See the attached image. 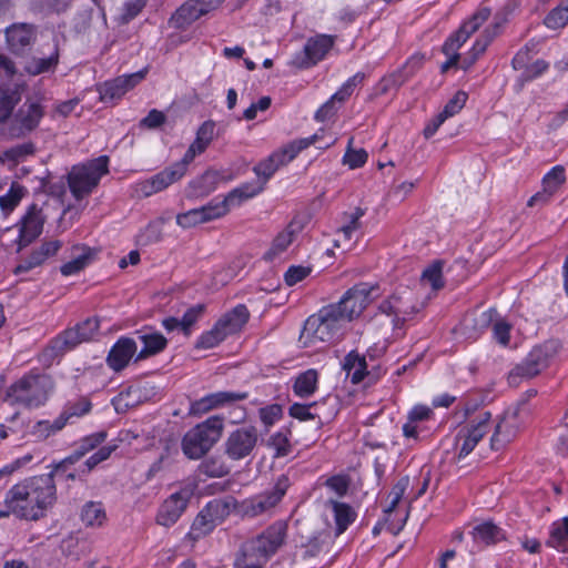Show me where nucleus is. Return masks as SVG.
<instances>
[{
  "mask_svg": "<svg viewBox=\"0 0 568 568\" xmlns=\"http://www.w3.org/2000/svg\"><path fill=\"white\" fill-rule=\"evenodd\" d=\"M356 519L355 510L346 503L336 499H329L325 504L324 520L326 528L315 529V525H304L301 530L303 539L302 547L305 556L314 557L320 554L332 540V537H338Z\"/></svg>",
  "mask_w": 568,
  "mask_h": 568,
  "instance_id": "obj_1",
  "label": "nucleus"
},
{
  "mask_svg": "<svg viewBox=\"0 0 568 568\" xmlns=\"http://www.w3.org/2000/svg\"><path fill=\"white\" fill-rule=\"evenodd\" d=\"M54 389V382L49 374L32 369L13 382L6 392V400L23 408L43 406Z\"/></svg>",
  "mask_w": 568,
  "mask_h": 568,
  "instance_id": "obj_2",
  "label": "nucleus"
},
{
  "mask_svg": "<svg viewBox=\"0 0 568 568\" xmlns=\"http://www.w3.org/2000/svg\"><path fill=\"white\" fill-rule=\"evenodd\" d=\"M223 422L221 416H211L187 430L181 443L183 454L190 459L203 457L221 438Z\"/></svg>",
  "mask_w": 568,
  "mask_h": 568,
  "instance_id": "obj_3",
  "label": "nucleus"
},
{
  "mask_svg": "<svg viewBox=\"0 0 568 568\" xmlns=\"http://www.w3.org/2000/svg\"><path fill=\"white\" fill-rule=\"evenodd\" d=\"M337 310L338 307L333 304L322 307L317 314L306 320L303 332L314 341L334 342L342 335V331L347 323Z\"/></svg>",
  "mask_w": 568,
  "mask_h": 568,
  "instance_id": "obj_4",
  "label": "nucleus"
},
{
  "mask_svg": "<svg viewBox=\"0 0 568 568\" xmlns=\"http://www.w3.org/2000/svg\"><path fill=\"white\" fill-rule=\"evenodd\" d=\"M108 164V156L102 155L72 168L68 174V185L75 200H82L98 186L101 178L109 172Z\"/></svg>",
  "mask_w": 568,
  "mask_h": 568,
  "instance_id": "obj_5",
  "label": "nucleus"
},
{
  "mask_svg": "<svg viewBox=\"0 0 568 568\" xmlns=\"http://www.w3.org/2000/svg\"><path fill=\"white\" fill-rule=\"evenodd\" d=\"M231 514H234L233 499H210L194 519L189 537L196 540L210 534Z\"/></svg>",
  "mask_w": 568,
  "mask_h": 568,
  "instance_id": "obj_6",
  "label": "nucleus"
},
{
  "mask_svg": "<svg viewBox=\"0 0 568 568\" xmlns=\"http://www.w3.org/2000/svg\"><path fill=\"white\" fill-rule=\"evenodd\" d=\"M67 469H61L59 473L57 471V466L54 470L49 474H43L34 477H30L24 479L23 481L16 484L8 491L7 497H54L55 489V477H59L62 480L74 479V474L69 473L64 474Z\"/></svg>",
  "mask_w": 568,
  "mask_h": 568,
  "instance_id": "obj_7",
  "label": "nucleus"
},
{
  "mask_svg": "<svg viewBox=\"0 0 568 568\" xmlns=\"http://www.w3.org/2000/svg\"><path fill=\"white\" fill-rule=\"evenodd\" d=\"M510 13L511 10L509 7H504L494 14L493 21L484 29L468 51L467 55L463 59L460 64L462 69L468 70L487 50L494 39L503 32L505 26L509 21Z\"/></svg>",
  "mask_w": 568,
  "mask_h": 568,
  "instance_id": "obj_8",
  "label": "nucleus"
},
{
  "mask_svg": "<svg viewBox=\"0 0 568 568\" xmlns=\"http://www.w3.org/2000/svg\"><path fill=\"white\" fill-rule=\"evenodd\" d=\"M100 327L97 317H89L61 332L51 341L54 353H65L93 338Z\"/></svg>",
  "mask_w": 568,
  "mask_h": 568,
  "instance_id": "obj_9",
  "label": "nucleus"
},
{
  "mask_svg": "<svg viewBox=\"0 0 568 568\" xmlns=\"http://www.w3.org/2000/svg\"><path fill=\"white\" fill-rule=\"evenodd\" d=\"M197 152L189 146L181 161L165 168L151 179L141 183V191L145 196L166 189L172 183L179 181L186 172L187 165L194 160Z\"/></svg>",
  "mask_w": 568,
  "mask_h": 568,
  "instance_id": "obj_10",
  "label": "nucleus"
},
{
  "mask_svg": "<svg viewBox=\"0 0 568 568\" xmlns=\"http://www.w3.org/2000/svg\"><path fill=\"white\" fill-rule=\"evenodd\" d=\"M413 301L412 292L395 293L379 304L376 318L379 315H386L390 318L394 329L402 328L404 323L418 312Z\"/></svg>",
  "mask_w": 568,
  "mask_h": 568,
  "instance_id": "obj_11",
  "label": "nucleus"
},
{
  "mask_svg": "<svg viewBox=\"0 0 568 568\" xmlns=\"http://www.w3.org/2000/svg\"><path fill=\"white\" fill-rule=\"evenodd\" d=\"M374 291V285L368 283H358L347 290L337 303L332 304L338 307L337 311H339L348 323L358 317L369 305L374 298L372 296Z\"/></svg>",
  "mask_w": 568,
  "mask_h": 568,
  "instance_id": "obj_12",
  "label": "nucleus"
},
{
  "mask_svg": "<svg viewBox=\"0 0 568 568\" xmlns=\"http://www.w3.org/2000/svg\"><path fill=\"white\" fill-rule=\"evenodd\" d=\"M336 37L329 34H316L310 38L304 49L296 52L290 64L300 69H308L322 61L335 44Z\"/></svg>",
  "mask_w": 568,
  "mask_h": 568,
  "instance_id": "obj_13",
  "label": "nucleus"
},
{
  "mask_svg": "<svg viewBox=\"0 0 568 568\" xmlns=\"http://www.w3.org/2000/svg\"><path fill=\"white\" fill-rule=\"evenodd\" d=\"M556 353L552 342L534 347L527 357L509 373V379L516 377L531 378L548 367Z\"/></svg>",
  "mask_w": 568,
  "mask_h": 568,
  "instance_id": "obj_14",
  "label": "nucleus"
},
{
  "mask_svg": "<svg viewBox=\"0 0 568 568\" xmlns=\"http://www.w3.org/2000/svg\"><path fill=\"white\" fill-rule=\"evenodd\" d=\"M491 10L488 7H481L476 10L469 19L464 21L458 30L453 32L444 42L442 51L444 54H459L462 45L479 30V28L489 19Z\"/></svg>",
  "mask_w": 568,
  "mask_h": 568,
  "instance_id": "obj_15",
  "label": "nucleus"
},
{
  "mask_svg": "<svg viewBox=\"0 0 568 568\" xmlns=\"http://www.w3.org/2000/svg\"><path fill=\"white\" fill-rule=\"evenodd\" d=\"M258 442L255 426H243L231 432L224 442V453L232 460H241L250 456Z\"/></svg>",
  "mask_w": 568,
  "mask_h": 568,
  "instance_id": "obj_16",
  "label": "nucleus"
},
{
  "mask_svg": "<svg viewBox=\"0 0 568 568\" xmlns=\"http://www.w3.org/2000/svg\"><path fill=\"white\" fill-rule=\"evenodd\" d=\"M491 414L484 412L479 414L478 420H473L468 425L462 427L456 435V447L458 448V457H466L469 455L481 438L489 432V420Z\"/></svg>",
  "mask_w": 568,
  "mask_h": 568,
  "instance_id": "obj_17",
  "label": "nucleus"
},
{
  "mask_svg": "<svg viewBox=\"0 0 568 568\" xmlns=\"http://www.w3.org/2000/svg\"><path fill=\"white\" fill-rule=\"evenodd\" d=\"M44 116V108L39 101L27 99L13 114L10 132L14 136L26 135L36 130Z\"/></svg>",
  "mask_w": 568,
  "mask_h": 568,
  "instance_id": "obj_18",
  "label": "nucleus"
},
{
  "mask_svg": "<svg viewBox=\"0 0 568 568\" xmlns=\"http://www.w3.org/2000/svg\"><path fill=\"white\" fill-rule=\"evenodd\" d=\"M8 50L16 55L28 53L37 40L38 28L27 22H16L4 30Z\"/></svg>",
  "mask_w": 568,
  "mask_h": 568,
  "instance_id": "obj_19",
  "label": "nucleus"
},
{
  "mask_svg": "<svg viewBox=\"0 0 568 568\" xmlns=\"http://www.w3.org/2000/svg\"><path fill=\"white\" fill-rule=\"evenodd\" d=\"M44 222L42 210L37 204L30 205L17 223L19 233L14 242L18 245V251L30 245L42 233Z\"/></svg>",
  "mask_w": 568,
  "mask_h": 568,
  "instance_id": "obj_20",
  "label": "nucleus"
},
{
  "mask_svg": "<svg viewBox=\"0 0 568 568\" xmlns=\"http://www.w3.org/2000/svg\"><path fill=\"white\" fill-rule=\"evenodd\" d=\"M50 506L51 503L47 499H9L7 510H0V518L13 514L20 519L37 520Z\"/></svg>",
  "mask_w": 568,
  "mask_h": 568,
  "instance_id": "obj_21",
  "label": "nucleus"
},
{
  "mask_svg": "<svg viewBox=\"0 0 568 568\" xmlns=\"http://www.w3.org/2000/svg\"><path fill=\"white\" fill-rule=\"evenodd\" d=\"M520 427L521 423L519 420V412L517 409L505 412L500 420L497 423L490 438L491 449H503L507 444L515 439Z\"/></svg>",
  "mask_w": 568,
  "mask_h": 568,
  "instance_id": "obj_22",
  "label": "nucleus"
},
{
  "mask_svg": "<svg viewBox=\"0 0 568 568\" xmlns=\"http://www.w3.org/2000/svg\"><path fill=\"white\" fill-rule=\"evenodd\" d=\"M144 75V71H139L105 81L98 88L100 100L105 103L120 100L129 90L133 89Z\"/></svg>",
  "mask_w": 568,
  "mask_h": 568,
  "instance_id": "obj_23",
  "label": "nucleus"
},
{
  "mask_svg": "<svg viewBox=\"0 0 568 568\" xmlns=\"http://www.w3.org/2000/svg\"><path fill=\"white\" fill-rule=\"evenodd\" d=\"M285 537V523H275L251 541V549L258 556L267 558L283 545Z\"/></svg>",
  "mask_w": 568,
  "mask_h": 568,
  "instance_id": "obj_24",
  "label": "nucleus"
},
{
  "mask_svg": "<svg viewBox=\"0 0 568 568\" xmlns=\"http://www.w3.org/2000/svg\"><path fill=\"white\" fill-rule=\"evenodd\" d=\"M138 345L131 337H120L109 351L106 364L113 372L123 371L130 361L136 356Z\"/></svg>",
  "mask_w": 568,
  "mask_h": 568,
  "instance_id": "obj_25",
  "label": "nucleus"
},
{
  "mask_svg": "<svg viewBox=\"0 0 568 568\" xmlns=\"http://www.w3.org/2000/svg\"><path fill=\"white\" fill-rule=\"evenodd\" d=\"M383 520L386 529L393 535H397L405 526L410 510L409 499H392L390 503L383 508Z\"/></svg>",
  "mask_w": 568,
  "mask_h": 568,
  "instance_id": "obj_26",
  "label": "nucleus"
},
{
  "mask_svg": "<svg viewBox=\"0 0 568 568\" xmlns=\"http://www.w3.org/2000/svg\"><path fill=\"white\" fill-rule=\"evenodd\" d=\"M106 437L108 433L105 430H100L81 438L72 454L57 464V471L59 473L61 469H68L70 465L78 463L88 453L104 443Z\"/></svg>",
  "mask_w": 568,
  "mask_h": 568,
  "instance_id": "obj_27",
  "label": "nucleus"
},
{
  "mask_svg": "<svg viewBox=\"0 0 568 568\" xmlns=\"http://www.w3.org/2000/svg\"><path fill=\"white\" fill-rule=\"evenodd\" d=\"M61 247L62 242L60 240L43 242L38 248L33 250L23 262H21L16 267L14 273L21 274L42 265L49 257L54 256Z\"/></svg>",
  "mask_w": 568,
  "mask_h": 568,
  "instance_id": "obj_28",
  "label": "nucleus"
},
{
  "mask_svg": "<svg viewBox=\"0 0 568 568\" xmlns=\"http://www.w3.org/2000/svg\"><path fill=\"white\" fill-rule=\"evenodd\" d=\"M529 60V49L525 48L519 50L511 60V65L515 70H523L520 81L528 82L545 73L549 63L544 59H538L531 64H527Z\"/></svg>",
  "mask_w": 568,
  "mask_h": 568,
  "instance_id": "obj_29",
  "label": "nucleus"
},
{
  "mask_svg": "<svg viewBox=\"0 0 568 568\" xmlns=\"http://www.w3.org/2000/svg\"><path fill=\"white\" fill-rule=\"evenodd\" d=\"M250 311L245 304H237L216 321L217 326L226 336L240 333L250 320Z\"/></svg>",
  "mask_w": 568,
  "mask_h": 568,
  "instance_id": "obj_30",
  "label": "nucleus"
},
{
  "mask_svg": "<svg viewBox=\"0 0 568 568\" xmlns=\"http://www.w3.org/2000/svg\"><path fill=\"white\" fill-rule=\"evenodd\" d=\"M60 62V49L57 39H53L52 49L48 57H32L24 64V72L36 77L43 73L54 72Z\"/></svg>",
  "mask_w": 568,
  "mask_h": 568,
  "instance_id": "obj_31",
  "label": "nucleus"
},
{
  "mask_svg": "<svg viewBox=\"0 0 568 568\" xmlns=\"http://www.w3.org/2000/svg\"><path fill=\"white\" fill-rule=\"evenodd\" d=\"M206 14L199 0H186L170 18V23L175 29L184 30L202 16Z\"/></svg>",
  "mask_w": 568,
  "mask_h": 568,
  "instance_id": "obj_32",
  "label": "nucleus"
},
{
  "mask_svg": "<svg viewBox=\"0 0 568 568\" xmlns=\"http://www.w3.org/2000/svg\"><path fill=\"white\" fill-rule=\"evenodd\" d=\"M139 341L143 344L141 351L134 357V362H140L154 356L165 349L168 339L159 332H136Z\"/></svg>",
  "mask_w": 568,
  "mask_h": 568,
  "instance_id": "obj_33",
  "label": "nucleus"
},
{
  "mask_svg": "<svg viewBox=\"0 0 568 568\" xmlns=\"http://www.w3.org/2000/svg\"><path fill=\"white\" fill-rule=\"evenodd\" d=\"M186 499H164L161 504L156 523L164 527L174 525L186 509Z\"/></svg>",
  "mask_w": 568,
  "mask_h": 568,
  "instance_id": "obj_34",
  "label": "nucleus"
},
{
  "mask_svg": "<svg viewBox=\"0 0 568 568\" xmlns=\"http://www.w3.org/2000/svg\"><path fill=\"white\" fill-rule=\"evenodd\" d=\"M222 176L214 170L205 171L201 176L190 182L191 194L196 197L206 196L216 190Z\"/></svg>",
  "mask_w": 568,
  "mask_h": 568,
  "instance_id": "obj_35",
  "label": "nucleus"
},
{
  "mask_svg": "<svg viewBox=\"0 0 568 568\" xmlns=\"http://www.w3.org/2000/svg\"><path fill=\"white\" fill-rule=\"evenodd\" d=\"M92 409V403L88 396H79L74 399L68 400L59 417L62 418L64 425L70 423L73 418H81L88 415Z\"/></svg>",
  "mask_w": 568,
  "mask_h": 568,
  "instance_id": "obj_36",
  "label": "nucleus"
},
{
  "mask_svg": "<svg viewBox=\"0 0 568 568\" xmlns=\"http://www.w3.org/2000/svg\"><path fill=\"white\" fill-rule=\"evenodd\" d=\"M433 415V409L426 405L414 406L408 413V420L403 425L404 436L416 439L418 436L417 423L428 420Z\"/></svg>",
  "mask_w": 568,
  "mask_h": 568,
  "instance_id": "obj_37",
  "label": "nucleus"
},
{
  "mask_svg": "<svg viewBox=\"0 0 568 568\" xmlns=\"http://www.w3.org/2000/svg\"><path fill=\"white\" fill-rule=\"evenodd\" d=\"M318 373L316 369L310 368L298 374L293 384V392L301 398L312 396L317 389Z\"/></svg>",
  "mask_w": 568,
  "mask_h": 568,
  "instance_id": "obj_38",
  "label": "nucleus"
},
{
  "mask_svg": "<svg viewBox=\"0 0 568 568\" xmlns=\"http://www.w3.org/2000/svg\"><path fill=\"white\" fill-rule=\"evenodd\" d=\"M275 506V503L270 500L258 499H233L234 514L241 517H255Z\"/></svg>",
  "mask_w": 568,
  "mask_h": 568,
  "instance_id": "obj_39",
  "label": "nucleus"
},
{
  "mask_svg": "<svg viewBox=\"0 0 568 568\" xmlns=\"http://www.w3.org/2000/svg\"><path fill=\"white\" fill-rule=\"evenodd\" d=\"M343 369L351 376L353 384L361 383L367 374V364L364 356L356 352L348 353L343 362Z\"/></svg>",
  "mask_w": 568,
  "mask_h": 568,
  "instance_id": "obj_40",
  "label": "nucleus"
},
{
  "mask_svg": "<svg viewBox=\"0 0 568 568\" xmlns=\"http://www.w3.org/2000/svg\"><path fill=\"white\" fill-rule=\"evenodd\" d=\"M80 518L87 527H100L106 519V514L101 501L89 500L80 511Z\"/></svg>",
  "mask_w": 568,
  "mask_h": 568,
  "instance_id": "obj_41",
  "label": "nucleus"
},
{
  "mask_svg": "<svg viewBox=\"0 0 568 568\" xmlns=\"http://www.w3.org/2000/svg\"><path fill=\"white\" fill-rule=\"evenodd\" d=\"M65 427L62 418L59 416L50 422L48 419L38 420L30 429V436L36 442H43L51 436H54Z\"/></svg>",
  "mask_w": 568,
  "mask_h": 568,
  "instance_id": "obj_42",
  "label": "nucleus"
},
{
  "mask_svg": "<svg viewBox=\"0 0 568 568\" xmlns=\"http://www.w3.org/2000/svg\"><path fill=\"white\" fill-rule=\"evenodd\" d=\"M75 248H81L82 253L79 256L74 257L73 260L61 265L60 272L64 276L78 274L84 267H87L94 258L95 251L92 250L91 247L83 245L81 247L75 246Z\"/></svg>",
  "mask_w": 568,
  "mask_h": 568,
  "instance_id": "obj_43",
  "label": "nucleus"
},
{
  "mask_svg": "<svg viewBox=\"0 0 568 568\" xmlns=\"http://www.w3.org/2000/svg\"><path fill=\"white\" fill-rule=\"evenodd\" d=\"M196 470L202 477L220 478L230 473V467L222 457L211 456L202 460Z\"/></svg>",
  "mask_w": 568,
  "mask_h": 568,
  "instance_id": "obj_44",
  "label": "nucleus"
},
{
  "mask_svg": "<svg viewBox=\"0 0 568 568\" xmlns=\"http://www.w3.org/2000/svg\"><path fill=\"white\" fill-rule=\"evenodd\" d=\"M278 156L281 155L275 154V152H273L266 159L262 160L253 168L254 173L261 180L260 183H262L263 185H265L266 182L273 176V174L281 166H283V162L280 160Z\"/></svg>",
  "mask_w": 568,
  "mask_h": 568,
  "instance_id": "obj_45",
  "label": "nucleus"
},
{
  "mask_svg": "<svg viewBox=\"0 0 568 568\" xmlns=\"http://www.w3.org/2000/svg\"><path fill=\"white\" fill-rule=\"evenodd\" d=\"M202 484H205V479L195 470V473L181 483L180 490L173 493L170 497H202Z\"/></svg>",
  "mask_w": 568,
  "mask_h": 568,
  "instance_id": "obj_46",
  "label": "nucleus"
},
{
  "mask_svg": "<svg viewBox=\"0 0 568 568\" xmlns=\"http://www.w3.org/2000/svg\"><path fill=\"white\" fill-rule=\"evenodd\" d=\"M264 190V185L262 183H244L239 187L233 189L229 192L227 201L232 203L233 206L240 205L243 201L248 200Z\"/></svg>",
  "mask_w": 568,
  "mask_h": 568,
  "instance_id": "obj_47",
  "label": "nucleus"
},
{
  "mask_svg": "<svg viewBox=\"0 0 568 568\" xmlns=\"http://www.w3.org/2000/svg\"><path fill=\"white\" fill-rule=\"evenodd\" d=\"M544 24L551 30H558L568 24V0L561 1L544 18Z\"/></svg>",
  "mask_w": 568,
  "mask_h": 568,
  "instance_id": "obj_48",
  "label": "nucleus"
},
{
  "mask_svg": "<svg viewBox=\"0 0 568 568\" xmlns=\"http://www.w3.org/2000/svg\"><path fill=\"white\" fill-rule=\"evenodd\" d=\"M26 193H27V190L24 186H22L21 184L17 183V182H13L10 185V189L8 190V192L0 196L1 210L6 213L12 212L18 206V204L20 203L22 197L26 195Z\"/></svg>",
  "mask_w": 568,
  "mask_h": 568,
  "instance_id": "obj_49",
  "label": "nucleus"
},
{
  "mask_svg": "<svg viewBox=\"0 0 568 568\" xmlns=\"http://www.w3.org/2000/svg\"><path fill=\"white\" fill-rule=\"evenodd\" d=\"M353 484V478L348 473H339L325 479L323 483L331 493L338 497H344L349 493V488Z\"/></svg>",
  "mask_w": 568,
  "mask_h": 568,
  "instance_id": "obj_50",
  "label": "nucleus"
},
{
  "mask_svg": "<svg viewBox=\"0 0 568 568\" xmlns=\"http://www.w3.org/2000/svg\"><path fill=\"white\" fill-rule=\"evenodd\" d=\"M231 206H233L232 203L227 201V196H225L223 200H219L217 197L213 199L200 209L203 217H205V222H209L224 216L230 211Z\"/></svg>",
  "mask_w": 568,
  "mask_h": 568,
  "instance_id": "obj_51",
  "label": "nucleus"
},
{
  "mask_svg": "<svg viewBox=\"0 0 568 568\" xmlns=\"http://www.w3.org/2000/svg\"><path fill=\"white\" fill-rule=\"evenodd\" d=\"M227 336L215 323L213 327L203 332L195 342V348L210 349L222 343Z\"/></svg>",
  "mask_w": 568,
  "mask_h": 568,
  "instance_id": "obj_52",
  "label": "nucleus"
},
{
  "mask_svg": "<svg viewBox=\"0 0 568 568\" xmlns=\"http://www.w3.org/2000/svg\"><path fill=\"white\" fill-rule=\"evenodd\" d=\"M475 540H480L486 545L497 542L501 538L500 529L491 521H485L474 528Z\"/></svg>",
  "mask_w": 568,
  "mask_h": 568,
  "instance_id": "obj_53",
  "label": "nucleus"
},
{
  "mask_svg": "<svg viewBox=\"0 0 568 568\" xmlns=\"http://www.w3.org/2000/svg\"><path fill=\"white\" fill-rule=\"evenodd\" d=\"M20 101V94L17 91L4 90L0 93V124L6 123Z\"/></svg>",
  "mask_w": 568,
  "mask_h": 568,
  "instance_id": "obj_54",
  "label": "nucleus"
},
{
  "mask_svg": "<svg viewBox=\"0 0 568 568\" xmlns=\"http://www.w3.org/2000/svg\"><path fill=\"white\" fill-rule=\"evenodd\" d=\"M36 152V146L32 142H26L13 145L6 150L2 154V161H10L13 164H18L23 161L27 156L32 155Z\"/></svg>",
  "mask_w": 568,
  "mask_h": 568,
  "instance_id": "obj_55",
  "label": "nucleus"
},
{
  "mask_svg": "<svg viewBox=\"0 0 568 568\" xmlns=\"http://www.w3.org/2000/svg\"><path fill=\"white\" fill-rule=\"evenodd\" d=\"M410 78L399 68L396 71L383 77L379 82L381 93L385 94L392 90L399 89Z\"/></svg>",
  "mask_w": 568,
  "mask_h": 568,
  "instance_id": "obj_56",
  "label": "nucleus"
},
{
  "mask_svg": "<svg viewBox=\"0 0 568 568\" xmlns=\"http://www.w3.org/2000/svg\"><path fill=\"white\" fill-rule=\"evenodd\" d=\"M410 78L399 68L396 71L383 77L379 82L381 93L385 94L392 90L399 89Z\"/></svg>",
  "mask_w": 568,
  "mask_h": 568,
  "instance_id": "obj_57",
  "label": "nucleus"
},
{
  "mask_svg": "<svg viewBox=\"0 0 568 568\" xmlns=\"http://www.w3.org/2000/svg\"><path fill=\"white\" fill-rule=\"evenodd\" d=\"M566 181L565 168L554 166L542 179V187L555 194Z\"/></svg>",
  "mask_w": 568,
  "mask_h": 568,
  "instance_id": "obj_58",
  "label": "nucleus"
},
{
  "mask_svg": "<svg viewBox=\"0 0 568 568\" xmlns=\"http://www.w3.org/2000/svg\"><path fill=\"white\" fill-rule=\"evenodd\" d=\"M496 315L495 310H488L483 312L479 316H467L462 322V327L466 331L470 326L474 327L476 333H480L483 329L487 328Z\"/></svg>",
  "mask_w": 568,
  "mask_h": 568,
  "instance_id": "obj_59",
  "label": "nucleus"
},
{
  "mask_svg": "<svg viewBox=\"0 0 568 568\" xmlns=\"http://www.w3.org/2000/svg\"><path fill=\"white\" fill-rule=\"evenodd\" d=\"M568 539V517H564L560 525H555L547 540V546L565 551L564 544Z\"/></svg>",
  "mask_w": 568,
  "mask_h": 568,
  "instance_id": "obj_60",
  "label": "nucleus"
},
{
  "mask_svg": "<svg viewBox=\"0 0 568 568\" xmlns=\"http://www.w3.org/2000/svg\"><path fill=\"white\" fill-rule=\"evenodd\" d=\"M353 141V138L348 140V148L343 156V163L348 165L349 169H357L366 163L368 154L364 149L353 150L351 148Z\"/></svg>",
  "mask_w": 568,
  "mask_h": 568,
  "instance_id": "obj_61",
  "label": "nucleus"
},
{
  "mask_svg": "<svg viewBox=\"0 0 568 568\" xmlns=\"http://www.w3.org/2000/svg\"><path fill=\"white\" fill-rule=\"evenodd\" d=\"M288 435V429H282L270 437L268 445L275 449L277 457L286 456L290 453L291 445Z\"/></svg>",
  "mask_w": 568,
  "mask_h": 568,
  "instance_id": "obj_62",
  "label": "nucleus"
},
{
  "mask_svg": "<svg viewBox=\"0 0 568 568\" xmlns=\"http://www.w3.org/2000/svg\"><path fill=\"white\" fill-rule=\"evenodd\" d=\"M467 98L468 95L465 91H457L454 97L445 104L443 111L439 112V114L446 120L454 116L465 106Z\"/></svg>",
  "mask_w": 568,
  "mask_h": 568,
  "instance_id": "obj_63",
  "label": "nucleus"
},
{
  "mask_svg": "<svg viewBox=\"0 0 568 568\" xmlns=\"http://www.w3.org/2000/svg\"><path fill=\"white\" fill-rule=\"evenodd\" d=\"M148 0H130L122 7L120 22L125 24L135 19L145 8Z\"/></svg>",
  "mask_w": 568,
  "mask_h": 568,
  "instance_id": "obj_64",
  "label": "nucleus"
}]
</instances>
